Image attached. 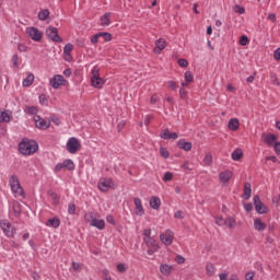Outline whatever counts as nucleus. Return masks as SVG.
<instances>
[{
  "instance_id": "nucleus-1",
  "label": "nucleus",
  "mask_w": 280,
  "mask_h": 280,
  "mask_svg": "<svg viewBox=\"0 0 280 280\" xmlns=\"http://www.w3.org/2000/svg\"><path fill=\"white\" fill-rule=\"evenodd\" d=\"M20 154L32 156L38 152V142L34 139L23 138L18 144Z\"/></svg>"
},
{
  "instance_id": "nucleus-2",
  "label": "nucleus",
  "mask_w": 280,
  "mask_h": 280,
  "mask_svg": "<svg viewBox=\"0 0 280 280\" xmlns=\"http://www.w3.org/2000/svg\"><path fill=\"white\" fill-rule=\"evenodd\" d=\"M9 185H10L12 194H15V196H20V197L25 196V191L23 190V187L21 186V180H19V176L11 175L9 177Z\"/></svg>"
},
{
  "instance_id": "nucleus-3",
  "label": "nucleus",
  "mask_w": 280,
  "mask_h": 280,
  "mask_svg": "<svg viewBox=\"0 0 280 280\" xmlns=\"http://www.w3.org/2000/svg\"><path fill=\"white\" fill-rule=\"evenodd\" d=\"M91 84L93 89H103L106 84V79L100 77V67L97 66L92 69Z\"/></svg>"
},
{
  "instance_id": "nucleus-4",
  "label": "nucleus",
  "mask_w": 280,
  "mask_h": 280,
  "mask_svg": "<svg viewBox=\"0 0 280 280\" xmlns=\"http://www.w3.org/2000/svg\"><path fill=\"white\" fill-rule=\"evenodd\" d=\"M90 220V226H94V229H97L98 231H104V229H106V221H104V219H96L95 212H89L85 215V222H89Z\"/></svg>"
},
{
  "instance_id": "nucleus-5",
  "label": "nucleus",
  "mask_w": 280,
  "mask_h": 280,
  "mask_svg": "<svg viewBox=\"0 0 280 280\" xmlns=\"http://www.w3.org/2000/svg\"><path fill=\"white\" fill-rule=\"evenodd\" d=\"M68 170L69 172H73L75 170V163H73V160L67 159L61 163H57L54 167L55 174H58L59 172H62V170Z\"/></svg>"
},
{
  "instance_id": "nucleus-6",
  "label": "nucleus",
  "mask_w": 280,
  "mask_h": 280,
  "mask_svg": "<svg viewBox=\"0 0 280 280\" xmlns=\"http://www.w3.org/2000/svg\"><path fill=\"white\" fill-rule=\"evenodd\" d=\"M80 148H82V143H80V140H78L75 137H71L66 143V150L70 154H75Z\"/></svg>"
},
{
  "instance_id": "nucleus-7",
  "label": "nucleus",
  "mask_w": 280,
  "mask_h": 280,
  "mask_svg": "<svg viewBox=\"0 0 280 280\" xmlns=\"http://www.w3.org/2000/svg\"><path fill=\"white\" fill-rule=\"evenodd\" d=\"M143 242L148 247L147 255H154V253H159L161 247L159 246V243H156V240H154V237L143 238Z\"/></svg>"
},
{
  "instance_id": "nucleus-8",
  "label": "nucleus",
  "mask_w": 280,
  "mask_h": 280,
  "mask_svg": "<svg viewBox=\"0 0 280 280\" xmlns=\"http://www.w3.org/2000/svg\"><path fill=\"white\" fill-rule=\"evenodd\" d=\"M0 228L3 231L5 237H14L16 229L12 226L8 220H0Z\"/></svg>"
},
{
  "instance_id": "nucleus-9",
  "label": "nucleus",
  "mask_w": 280,
  "mask_h": 280,
  "mask_svg": "<svg viewBox=\"0 0 280 280\" xmlns=\"http://www.w3.org/2000/svg\"><path fill=\"white\" fill-rule=\"evenodd\" d=\"M26 34L31 40H34L35 43H40V40H43V33L34 26L26 27Z\"/></svg>"
},
{
  "instance_id": "nucleus-10",
  "label": "nucleus",
  "mask_w": 280,
  "mask_h": 280,
  "mask_svg": "<svg viewBox=\"0 0 280 280\" xmlns=\"http://www.w3.org/2000/svg\"><path fill=\"white\" fill-rule=\"evenodd\" d=\"M46 36L52 40V43H62V37L58 35V28L48 26L46 28Z\"/></svg>"
},
{
  "instance_id": "nucleus-11",
  "label": "nucleus",
  "mask_w": 280,
  "mask_h": 280,
  "mask_svg": "<svg viewBox=\"0 0 280 280\" xmlns=\"http://www.w3.org/2000/svg\"><path fill=\"white\" fill-rule=\"evenodd\" d=\"M97 187L100 191L106 192L115 187V182H113V178H103L98 182Z\"/></svg>"
},
{
  "instance_id": "nucleus-12",
  "label": "nucleus",
  "mask_w": 280,
  "mask_h": 280,
  "mask_svg": "<svg viewBox=\"0 0 280 280\" xmlns=\"http://www.w3.org/2000/svg\"><path fill=\"white\" fill-rule=\"evenodd\" d=\"M160 240L164 246H172L174 242V232L172 230H166L165 233L160 234Z\"/></svg>"
},
{
  "instance_id": "nucleus-13",
  "label": "nucleus",
  "mask_w": 280,
  "mask_h": 280,
  "mask_svg": "<svg viewBox=\"0 0 280 280\" xmlns=\"http://www.w3.org/2000/svg\"><path fill=\"white\" fill-rule=\"evenodd\" d=\"M254 207L255 211H257L260 215H264V213H268V207L261 202V199H259V195L254 196Z\"/></svg>"
},
{
  "instance_id": "nucleus-14",
  "label": "nucleus",
  "mask_w": 280,
  "mask_h": 280,
  "mask_svg": "<svg viewBox=\"0 0 280 280\" xmlns=\"http://www.w3.org/2000/svg\"><path fill=\"white\" fill-rule=\"evenodd\" d=\"M33 121L35 122V127L38 128V130H47L49 126H51L50 121L42 119L38 115L33 117Z\"/></svg>"
},
{
  "instance_id": "nucleus-15",
  "label": "nucleus",
  "mask_w": 280,
  "mask_h": 280,
  "mask_svg": "<svg viewBox=\"0 0 280 280\" xmlns=\"http://www.w3.org/2000/svg\"><path fill=\"white\" fill-rule=\"evenodd\" d=\"M67 82V80H65V77H62V74H55L50 80H49V84L50 86H52V89H60V86H63V84Z\"/></svg>"
},
{
  "instance_id": "nucleus-16",
  "label": "nucleus",
  "mask_w": 280,
  "mask_h": 280,
  "mask_svg": "<svg viewBox=\"0 0 280 280\" xmlns=\"http://www.w3.org/2000/svg\"><path fill=\"white\" fill-rule=\"evenodd\" d=\"M262 139L269 148H275V144L279 141V138L275 133H264Z\"/></svg>"
},
{
  "instance_id": "nucleus-17",
  "label": "nucleus",
  "mask_w": 280,
  "mask_h": 280,
  "mask_svg": "<svg viewBox=\"0 0 280 280\" xmlns=\"http://www.w3.org/2000/svg\"><path fill=\"white\" fill-rule=\"evenodd\" d=\"M12 121V110L0 109V124H10Z\"/></svg>"
},
{
  "instance_id": "nucleus-18",
  "label": "nucleus",
  "mask_w": 280,
  "mask_h": 280,
  "mask_svg": "<svg viewBox=\"0 0 280 280\" xmlns=\"http://www.w3.org/2000/svg\"><path fill=\"white\" fill-rule=\"evenodd\" d=\"M233 178V172L231 171H223L219 174L220 183L224 186L229 185V180Z\"/></svg>"
},
{
  "instance_id": "nucleus-19",
  "label": "nucleus",
  "mask_w": 280,
  "mask_h": 280,
  "mask_svg": "<svg viewBox=\"0 0 280 280\" xmlns=\"http://www.w3.org/2000/svg\"><path fill=\"white\" fill-rule=\"evenodd\" d=\"M161 139H165L166 141L173 140L176 141V139H178V133L177 132H171L170 129H164L161 133H160Z\"/></svg>"
},
{
  "instance_id": "nucleus-20",
  "label": "nucleus",
  "mask_w": 280,
  "mask_h": 280,
  "mask_svg": "<svg viewBox=\"0 0 280 280\" xmlns=\"http://www.w3.org/2000/svg\"><path fill=\"white\" fill-rule=\"evenodd\" d=\"M135 202V213L136 215H144L145 214V210L143 209V203L141 202V200L139 198H135L133 199Z\"/></svg>"
},
{
  "instance_id": "nucleus-21",
  "label": "nucleus",
  "mask_w": 280,
  "mask_h": 280,
  "mask_svg": "<svg viewBox=\"0 0 280 280\" xmlns=\"http://www.w3.org/2000/svg\"><path fill=\"white\" fill-rule=\"evenodd\" d=\"M177 148H179V150H184L185 152H190L191 148H194V144L189 141H186L185 139H179L177 141Z\"/></svg>"
},
{
  "instance_id": "nucleus-22",
  "label": "nucleus",
  "mask_w": 280,
  "mask_h": 280,
  "mask_svg": "<svg viewBox=\"0 0 280 280\" xmlns=\"http://www.w3.org/2000/svg\"><path fill=\"white\" fill-rule=\"evenodd\" d=\"M167 47V42L163 38H159L155 40V48L153 49L154 54H161L163 49Z\"/></svg>"
},
{
  "instance_id": "nucleus-23",
  "label": "nucleus",
  "mask_w": 280,
  "mask_h": 280,
  "mask_svg": "<svg viewBox=\"0 0 280 280\" xmlns=\"http://www.w3.org/2000/svg\"><path fill=\"white\" fill-rule=\"evenodd\" d=\"M149 205L151 209H153L154 211H159V209H161V198L154 196L151 197L149 200Z\"/></svg>"
},
{
  "instance_id": "nucleus-24",
  "label": "nucleus",
  "mask_w": 280,
  "mask_h": 280,
  "mask_svg": "<svg viewBox=\"0 0 280 280\" xmlns=\"http://www.w3.org/2000/svg\"><path fill=\"white\" fill-rule=\"evenodd\" d=\"M174 270V266L167 265V264H162L160 266V272L164 275V277H170L172 275V271Z\"/></svg>"
},
{
  "instance_id": "nucleus-25",
  "label": "nucleus",
  "mask_w": 280,
  "mask_h": 280,
  "mask_svg": "<svg viewBox=\"0 0 280 280\" xmlns=\"http://www.w3.org/2000/svg\"><path fill=\"white\" fill-rule=\"evenodd\" d=\"M46 226H50L51 229H58L60 226V218L55 217V218L48 219L46 222Z\"/></svg>"
},
{
  "instance_id": "nucleus-26",
  "label": "nucleus",
  "mask_w": 280,
  "mask_h": 280,
  "mask_svg": "<svg viewBox=\"0 0 280 280\" xmlns=\"http://www.w3.org/2000/svg\"><path fill=\"white\" fill-rule=\"evenodd\" d=\"M252 194H253V188L250 186V183H245V185H244V194H243L244 200H250Z\"/></svg>"
},
{
  "instance_id": "nucleus-27",
  "label": "nucleus",
  "mask_w": 280,
  "mask_h": 280,
  "mask_svg": "<svg viewBox=\"0 0 280 280\" xmlns=\"http://www.w3.org/2000/svg\"><path fill=\"white\" fill-rule=\"evenodd\" d=\"M102 27H108L110 25V13L106 12L104 15L100 18Z\"/></svg>"
},
{
  "instance_id": "nucleus-28",
  "label": "nucleus",
  "mask_w": 280,
  "mask_h": 280,
  "mask_svg": "<svg viewBox=\"0 0 280 280\" xmlns=\"http://www.w3.org/2000/svg\"><path fill=\"white\" fill-rule=\"evenodd\" d=\"M228 128L233 131L237 130L240 128V119L231 118L228 122Z\"/></svg>"
},
{
  "instance_id": "nucleus-29",
  "label": "nucleus",
  "mask_w": 280,
  "mask_h": 280,
  "mask_svg": "<svg viewBox=\"0 0 280 280\" xmlns=\"http://www.w3.org/2000/svg\"><path fill=\"white\" fill-rule=\"evenodd\" d=\"M254 229L255 231H259V232L266 231V223H264L261 219H256L254 221Z\"/></svg>"
},
{
  "instance_id": "nucleus-30",
  "label": "nucleus",
  "mask_w": 280,
  "mask_h": 280,
  "mask_svg": "<svg viewBox=\"0 0 280 280\" xmlns=\"http://www.w3.org/2000/svg\"><path fill=\"white\" fill-rule=\"evenodd\" d=\"M47 194L52 199V205L58 207V205H60V198H58V194H56L54 190H48Z\"/></svg>"
},
{
  "instance_id": "nucleus-31",
  "label": "nucleus",
  "mask_w": 280,
  "mask_h": 280,
  "mask_svg": "<svg viewBox=\"0 0 280 280\" xmlns=\"http://www.w3.org/2000/svg\"><path fill=\"white\" fill-rule=\"evenodd\" d=\"M231 156L232 161H240V159L244 156V152L242 151V149L237 148L232 152Z\"/></svg>"
},
{
  "instance_id": "nucleus-32",
  "label": "nucleus",
  "mask_w": 280,
  "mask_h": 280,
  "mask_svg": "<svg viewBox=\"0 0 280 280\" xmlns=\"http://www.w3.org/2000/svg\"><path fill=\"white\" fill-rule=\"evenodd\" d=\"M34 84V74L28 73L26 78L22 81L23 86H32Z\"/></svg>"
},
{
  "instance_id": "nucleus-33",
  "label": "nucleus",
  "mask_w": 280,
  "mask_h": 280,
  "mask_svg": "<svg viewBox=\"0 0 280 280\" xmlns=\"http://www.w3.org/2000/svg\"><path fill=\"white\" fill-rule=\"evenodd\" d=\"M206 272L208 277H213V275H215V266L213 265V262H208L206 265Z\"/></svg>"
},
{
  "instance_id": "nucleus-34",
  "label": "nucleus",
  "mask_w": 280,
  "mask_h": 280,
  "mask_svg": "<svg viewBox=\"0 0 280 280\" xmlns=\"http://www.w3.org/2000/svg\"><path fill=\"white\" fill-rule=\"evenodd\" d=\"M49 14H50L49 9H43L38 12L37 18L39 21H46Z\"/></svg>"
},
{
  "instance_id": "nucleus-35",
  "label": "nucleus",
  "mask_w": 280,
  "mask_h": 280,
  "mask_svg": "<svg viewBox=\"0 0 280 280\" xmlns=\"http://www.w3.org/2000/svg\"><path fill=\"white\" fill-rule=\"evenodd\" d=\"M24 113L26 115H34V117H36L37 113H38V107L36 106H28L25 107Z\"/></svg>"
},
{
  "instance_id": "nucleus-36",
  "label": "nucleus",
  "mask_w": 280,
  "mask_h": 280,
  "mask_svg": "<svg viewBox=\"0 0 280 280\" xmlns=\"http://www.w3.org/2000/svg\"><path fill=\"white\" fill-rule=\"evenodd\" d=\"M237 224V222L235 221V218L233 217H229L225 220V226L230 228V229H235V225Z\"/></svg>"
},
{
  "instance_id": "nucleus-37",
  "label": "nucleus",
  "mask_w": 280,
  "mask_h": 280,
  "mask_svg": "<svg viewBox=\"0 0 280 280\" xmlns=\"http://www.w3.org/2000/svg\"><path fill=\"white\" fill-rule=\"evenodd\" d=\"M98 36L104 38L105 43H110V40H113V35L108 32H101L98 33Z\"/></svg>"
},
{
  "instance_id": "nucleus-38",
  "label": "nucleus",
  "mask_w": 280,
  "mask_h": 280,
  "mask_svg": "<svg viewBox=\"0 0 280 280\" xmlns=\"http://www.w3.org/2000/svg\"><path fill=\"white\" fill-rule=\"evenodd\" d=\"M71 51H73V44H71V43L66 44L63 47V54L66 56H70Z\"/></svg>"
},
{
  "instance_id": "nucleus-39",
  "label": "nucleus",
  "mask_w": 280,
  "mask_h": 280,
  "mask_svg": "<svg viewBox=\"0 0 280 280\" xmlns=\"http://www.w3.org/2000/svg\"><path fill=\"white\" fill-rule=\"evenodd\" d=\"M205 165H211L213 163V156H211V153H207L203 158Z\"/></svg>"
},
{
  "instance_id": "nucleus-40",
  "label": "nucleus",
  "mask_w": 280,
  "mask_h": 280,
  "mask_svg": "<svg viewBox=\"0 0 280 280\" xmlns=\"http://www.w3.org/2000/svg\"><path fill=\"white\" fill-rule=\"evenodd\" d=\"M185 82L189 83L194 82V74L191 73V71H186L185 72Z\"/></svg>"
},
{
  "instance_id": "nucleus-41",
  "label": "nucleus",
  "mask_w": 280,
  "mask_h": 280,
  "mask_svg": "<svg viewBox=\"0 0 280 280\" xmlns=\"http://www.w3.org/2000/svg\"><path fill=\"white\" fill-rule=\"evenodd\" d=\"M117 270H118V272L124 273L128 270V266H126V264H124V262H120L117 265Z\"/></svg>"
},
{
  "instance_id": "nucleus-42",
  "label": "nucleus",
  "mask_w": 280,
  "mask_h": 280,
  "mask_svg": "<svg viewBox=\"0 0 280 280\" xmlns=\"http://www.w3.org/2000/svg\"><path fill=\"white\" fill-rule=\"evenodd\" d=\"M150 238H152V230L151 229L143 230V240H150Z\"/></svg>"
},
{
  "instance_id": "nucleus-43",
  "label": "nucleus",
  "mask_w": 280,
  "mask_h": 280,
  "mask_svg": "<svg viewBox=\"0 0 280 280\" xmlns=\"http://www.w3.org/2000/svg\"><path fill=\"white\" fill-rule=\"evenodd\" d=\"M160 154L163 156V159H170V151H167L165 148H160Z\"/></svg>"
},
{
  "instance_id": "nucleus-44",
  "label": "nucleus",
  "mask_w": 280,
  "mask_h": 280,
  "mask_svg": "<svg viewBox=\"0 0 280 280\" xmlns=\"http://www.w3.org/2000/svg\"><path fill=\"white\" fill-rule=\"evenodd\" d=\"M68 213L69 215H75V203H69Z\"/></svg>"
},
{
  "instance_id": "nucleus-45",
  "label": "nucleus",
  "mask_w": 280,
  "mask_h": 280,
  "mask_svg": "<svg viewBox=\"0 0 280 280\" xmlns=\"http://www.w3.org/2000/svg\"><path fill=\"white\" fill-rule=\"evenodd\" d=\"M172 178H174V174H172V172H166L163 176L164 183H168V180H172Z\"/></svg>"
},
{
  "instance_id": "nucleus-46",
  "label": "nucleus",
  "mask_w": 280,
  "mask_h": 280,
  "mask_svg": "<svg viewBox=\"0 0 280 280\" xmlns=\"http://www.w3.org/2000/svg\"><path fill=\"white\" fill-rule=\"evenodd\" d=\"M240 45L242 47H246V45H248V36H246V35L241 36Z\"/></svg>"
},
{
  "instance_id": "nucleus-47",
  "label": "nucleus",
  "mask_w": 280,
  "mask_h": 280,
  "mask_svg": "<svg viewBox=\"0 0 280 280\" xmlns=\"http://www.w3.org/2000/svg\"><path fill=\"white\" fill-rule=\"evenodd\" d=\"M167 86H168V89H171V91H177L178 90V85L174 81H167Z\"/></svg>"
},
{
  "instance_id": "nucleus-48",
  "label": "nucleus",
  "mask_w": 280,
  "mask_h": 280,
  "mask_svg": "<svg viewBox=\"0 0 280 280\" xmlns=\"http://www.w3.org/2000/svg\"><path fill=\"white\" fill-rule=\"evenodd\" d=\"M178 66L182 67L183 69H185V67H189V62L187 61V59H178Z\"/></svg>"
},
{
  "instance_id": "nucleus-49",
  "label": "nucleus",
  "mask_w": 280,
  "mask_h": 280,
  "mask_svg": "<svg viewBox=\"0 0 280 280\" xmlns=\"http://www.w3.org/2000/svg\"><path fill=\"white\" fill-rule=\"evenodd\" d=\"M215 224H218V226H225V220H224V218L218 217V218L215 219Z\"/></svg>"
},
{
  "instance_id": "nucleus-50",
  "label": "nucleus",
  "mask_w": 280,
  "mask_h": 280,
  "mask_svg": "<svg viewBox=\"0 0 280 280\" xmlns=\"http://www.w3.org/2000/svg\"><path fill=\"white\" fill-rule=\"evenodd\" d=\"M245 280H255V272L248 271V272L245 275Z\"/></svg>"
},
{
  "instance_id": "nucleus-51",
  "label": "nucleus",
  "mask_w": 280,
  "mask_h": 280,
  "mask_svg": "<svg viewBox=\"0 0 280 280\" xmlns=\"http://www.w3.org/2000/svg\"><path fill=\"white\" fill-rule=\"evenodd\" d=\"M38 100H39V104H42V106L47 105V96L39 95Z\"/></svg>"
},
{
  "instance_id": "nucleus-52",
  "label": "nucleus",
  "mask_w": 280,
  "mask_h": 280,
  "mask_svg": "<svg viewBox=\"0 0 280 280\" xmlns=\"http://www.w3.org/2000/svg\"><path fill=\"white\" fill-rule=\"evenodd\" d=\"M243 207L247 213H250V211H253V203H243Z\"/></svg>"
},
{
  "instance_id": "nucleus-53",
  "label": "nucleus",
  "mask_w": 280,
  "mask_h": 280,
  "mask_svg": "<svg viewBox=\"0 0 280 280\" xmlns=\"http://www.w3.org/2000/svg\"><path fill=\"white\" fill-rule=\"evenodd\" d=\"M100 37V33L95 34L94 36L91 37V43L92 45H97V40H98Z\"/></svg>"
},
{
  "instance_id": "nucleus-54",
  "label": "nucleus",
  "mask_w": 280,
  "mask_h": 280,
  "mask_svg": "<svg viewBox=\"0 0 280 280\" xmlns=\"http://www.w3.org/2000/svg\"><path fill=\"white\" fill-rule=\"evenodd\" d=\"M106 221L108 222V224H113V226H115L116 222H115V218L110 214H108L106 217Z\"/></svg>"
},
{
  "instance_id": "nucleus-55",
  "label": "nucleus",
  "mask_w": 280,
  "mask_h": 280,
  "mask_svg": "<svg viewBox=\"0 0 280 280\" xmlns=\"http://www.w3.org/2000/svg\"><path fill=\"white\" fill-rule=\"evenodd\" d=\"M12 62H13V67H19V55L14 54L12 56Z\"/></svg>"
},
{
  "instance_id": "nucleus-56",
  "label": "nucleus",
  "mask_w": 280,
  "mask_h": 280,
  "mask_svg": "<svg viewBox=\"0 0 280 280\" xmlns=\"http://www.w3.org/2000/svg\"><path fill=\"white\" fill-rule=\"evenodd\" d=\"M175 261L176 264H185V257H183L182 255H177L175 257Z\"/></svg>"
},
{
  "instance_id": "nucleus-57",
  "label": "nucleus",
  "mask_w": 280,
  "mask_h": 280,
  "mask_svg": "<svg viewBox=\"0 0 280 280\" xmlns=\"http://www.w3.org/2000/svg\"><path fill=\"white\" fill-rule=\"evenodd\" d=\"M174 218H176L177 220H183L185 215L183 214V211L178 210L177 212L174 213Z\"/></svg>"
},
{
  "instance_id": "nucleus-58",
  "label": "nucleus",
  "mask_w": 280,
  "mask_h": 280,
  "mask_svg": "<svg viewBox=\"0 0 280 280\" xmlns=\"http://www.w3.org/2000/svg\"><path fill=\"white\" fill-rule=\"evenodd\" d=\"M273 58H275V60H277V61L280 60V47L277 48V49L273 51Z\"/></svg>"
},
{
  "instance_id": "nucleus-59",
  "label": "nucleus",
  "mask_w": 280,
  "mask_h": 280,
  "mask_svg": "<svg viewBox=\"0 0 280 280\" xmlns=\"http://www.w3.org/2000/svg\"><path fill=\"white\" fill-rule=\"evenodd\" d=\"M273 150H275L276 154L280 155V142L279 141L273 144Z\"/></svg>"
},
{
  "instance_id": "nucleus-60",
  "label": "nucleus",
  "mask_w": 280,
  "mask_h": 280,
  "mask_svg": "<svg viewBox=\"0 0 280 280\" xmlns=\"http://www.w3.org/2000/svg\"><path fill=\"white\" fill-rule=\"evenodd\" d=\"M179 96L182 100H185L187 97V91H185L183 88L179 89Z\"/></svg>"
},
{
  "instance_id": "nucleus-61",
  "label": "nucleus",
  "mask_w": 280,
  "mask_h": 280,
  "mask_svg": "<svg viewBox=\"0 0 280 280\" xmlns=\"http://www.w3.org/2000/svg\"><path fill=\"white\" fill-rule=\"evenodd\" d=\"M71 73H72L71 68H67L66 70H63V75L66 78H71Z\"/></svg>"
},
{
  "instance_id": "nucleus-62",
  "label": "nucleus",
  "mask_w": 280,
  "mask_h": 280,
  "mask_svg": "<svg viewBox=\"0 0 280 280\" xmlns=\"http://www.w3.org/2000/svg\"><path fill=\"white\" fill-rule=\"evenodd\" d=\"M265 161H271L272 163H277V156L275 155H270V156H266Z\"/></svg>"
},
{
  "instance_id": "nucleus-63",
  "label": "nucleus",
  "mask_w": 280,
  "mask_h": 280,
  "mask_svg": "<svg viewBox=\"0 0 280 280\" xmlns=\"http://www.w3.org/2000/svg\"><path fill=\"white\" fill-rule=\"evenodd\" d=\"M51 121H52V124H55V126H60V124H61L60 118H58V117H52Z\"/></svg>"
},
{
  "instance_id": "nucleus-64",
  "label": "nucleus",
  "mask_w": 280,
  "mask_h": 280,
  "mask_svg": "<svg viewBox=\"0 0 280 280\" xmlns=\"http://www.w3.org/2000/svg\"><path fill=\"white\" fill-rule=\"evenodd\" d=\"M219 279L220 280H229V273H220Z\"/></svg>"
}]
</instances>
